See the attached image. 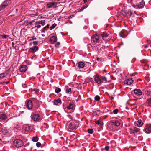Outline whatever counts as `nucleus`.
Listing matches in <instances>:
<instances>
[{"label":"nucleus","mask_w":151,"mask_h":151,"mask_svg":"<svg viewBox=\"0 0 151 151\" xmlns=\"http://www.w3.org/2000/svg\"><path fill=\"white\" fill-rule=\"evenodd\" d=\"M122 13L124 17L127 16L128 17H133L134 14H136L135 12L132 13L129 9L124 10L122 12Z\"/></svg>","instance_id":"1"},{"label":"nucleus","mask_w":151,"mask_h":151,"mask_svg":"<svg viewBox=\"0 0 151 151\" xmlns=\"http://www.w3.org/2000/svg\"><path fill=\"white\" fill-rule=\"evenodd\" d=\"M14 145L16 147L19 148L22 147L23 145V144L21 140L17 139L14 141Z\"/></svg>","instance_id":"2"},{"label":"nucleus","mask_w":151,"mask_h":151,"mask_svg":"<svg viewBox=\"0 0 151 151\" xmlns=\"http://www.w3.org/2000/svg\"><path fill=\"white\" fill-rule=\"evenodd\" d=\"M66 125L68 126L69 129H75L76 128L75 124L74 123L70 121L66 123Z\"/></svg>","instance_id":"3"},{"label":"nucleus","mask_w":151,"mask_h":151,"mask_svg":"<svg viewBox=\"0 0 151 151\" xmlns=\"http://www.w3.org/2000/svg\"><path fill=\"white\" fill-rule=\"evenodd\" d=\"M57 3L54 2H51L47 4V8H55L57 7Z\"/></svg>","instance_id":"4"},{"label":"nucleus","mask_w":151,"mask_h":151,"mask_svg":"<svg viewBox=\"0 0 151 151\" xmlns=\"http://www.w3.org/2000/svg\"><path fill=\"white\" fill-rule=\"evenodd\" d=\"M145 133H151V124H148L146 125L144 129Z\"/></svg>","instance_id":"5"},{"label":"nucleus","mask_w":151,"mask_h":151,"mask_svg":"<svg viewBox=\"0 0 151 151\" xmlns=\"http://www.w3.org/2000/svg\"><path fill=\"white\" fill-rule=\"evenodd\" d=\"M139 129L137 128H133L130 129L129 132L131 134H135L139 131Z\"/></svg>","instance_id":"6"},{"label":"nucleus","mask_w":151,"mask_h":151,"mask_svg":"<svg viewBox=\"0 0 151 151\" xmlns=\"http://www.w3.org/2000/svg\"><path fill=\"white\" fill-rule=\"evenodd\" d=\"M93 42L95 43L99 42V37L97 35H95L92 38Z\"/></svg>","instance_id":"7"},{"label":"nucleus","mask_w":151,"mask_h":151,"mask_svg":"<svg viewBox=\"0 0 151 151\" xmlns=\"http://www.w3.org/2000/svg\"><path fill=\"white\" fill-rule=\"evenodd\" d=\"M11 132V131L6 127L2 129V133L4 135L10 133Z\"/></svg>","instance_id":"8"},{"label":"nucleus","mask_w":151,"mask_h":151,"mask_svg":"<svg viewBox=\"0 0 151 151\" xmlns=\"http://www.w3.org/2000/svg\"><path fill=\"white\" fill-rule=\"evenodd\" d=\"M94 79L95 82L98 84H100L102 82L101 79L97 76H95Z\"/></svg>","instance_id":"9"},{"label":"nucleus","mask_w":151,"mask_h":151,"mask_svg":"<svg viewBox=\"0 0 151 151\" xmlns=\"http://www.w3.org/2000/svg\"><path fill=\"white\" fill-rule=\"evenodd\" d=\"M38 49V48L37 46H34L31 48H30L29 49V51L31 52L34 53L37 51Z\"/></svg>","instance_id":"10"},{"label":"nucleus","mask_w":151,"mask_h":151,"mask_svg":"<svg viewBox=\"0 0 151 151\" xmlns=\"http://www.w3.org/2000/svg\"><path fill=\"white\" fill-rule=\"evenodd\" d=\"M27 67L25 65H22L19 68V70L22 72H25L27 69Z\"/></svg>","instance_id":"11"},{"label":"nucleus","mask_w":151,"mask_h":151,"mask_svg":"<svg viewBox=\"0 0 151 151\" xmlns=\"http://www.w3.org/2000/svg\"><path fill=\"white\" fill-rule=\"evenodd\" d=\"M143 124V122L140 120H138V121L135 122V125L139 127L142 126Z\"/></svg>","instance_id":"12"},{"label":"nucleus","mask_w":151,"mask_h":151,"mask_svg":"<svg viewBox=\"0 0 151 151\" xmlns=\"http://www.w3.org/2000/svg\"><path fill=\"white\" fill-rule=\"evenodd\" d=\"M134 93L136 95L140 96L142 94V92L140 89H135L134 90Z\"/></svg>","instance_id":"13"},{"label":"nucleus","mask_w":151,"mask_h":151,"mask_svg":"<svg viewBox=\"0 0 151 151\" xmlns=\"http://www.w3.org/2000/svg\"><path fill=\"white\" fill-rule=\"evenodd\" d=\"M27 108L30 109L32 107V103L31 100H29L27 103Z\"/></svg>","instance_id":"14"},{"label":"nucleus","mask_w":151,"mask_h":151,"mask_svg":"<svg viewBox=\"0 0 151 151\" xmlns=\"http://www.w3.org/2000/svg\"><path fill=\"white\" fill-rule=\"evenodd\" d=\"M57 40V38L55 36H52L50 38V41L51 43L53 44Z\"/></svg>","instance_id":"15"},{"label":"nucleus","mask_w":151,"mask_h":151,"mask_svg":"<svg viewBox=\"0 0 151 151\" xmlns=\"http://www.w3.org/2000/svg\"><path fill=\"white\" fill-rule=\"evenodd\" d=\"M32 118L34 121H37L39 120L40 118L38 114H35L33 115Z\"/></svg>","instance_id":"16"},{"label":"nucleus","mask_w":151,"mask_h":151,"mask_svg":"<svg viewBox=\"0 0 151 151\" xmlns=\"http://www.w3.org/2000/svg\"><path fill=\"white\" fill-rule=\"evenodd\" d=\"M133 80L131 79H129L124 81V83L128 85H130L133 82Z\"/></svg>","instance_id":"17"},{"label":"nucleus","mask_w":151,"mask_h":151,"mask_svg":"<svg viewBox=\"0 0 151 151\" xmlns=\"http://www.w3.org/2000/svg\"><path fill=\"white\" fill-rule=\"evenodd\" d=\"M53 103L55 105H60L61 104V101L60 99H58L55 100L53 101Z\"/></svg>","instance_id":"18"},{"label":"nucleus","mask_w":151,"mask_h":151,"mask_svg":"<svg viewBox=\"0 0 151 151\" xmlns=\"http://www.w3.org/2000/svg\"><path fill=\"white\" fill-rule=\"evenodd\" d=\"M78 65L79 68H83L84 66V63L82 62H80L78 63Z\"/></svg>","instance_id":"19"},{"label":"nucleus","mask_w":151,"mask_h":151,"mask_svg":"<svg viewBox=\"0 0 151 151\" xmlns=\"http://www.w3.org/2000/svg\"><path fill=\"white\" fill-rule=\"evenodd\" d=\"M144 6V3L142 2H141L139 4H137V7L138 8H142Z\"/></svg>","instance_id":"20"},{"label":"nucleus","mask_w":151,"mask_h":151,"mask_svg":"<svg viewBox=\"0 0 151 151\" xmlns=\"http://www.w3.org/2000/svg\"><path fill=\"white\" fill-rule=\"evenodd\" d=\"M119 35L120 37H124L127 35V34L123 31H121L119 33Z\"/></svg>","instance_id":"21"},{"label":"nucleus","mask_w":151,"mask_h":151,"mask_svg":"<svg viewBox=\"0 0 151 151\" xmlns=\"http://www.w3.org/2000/svg\"><path fill=\"white\" fill-rule=\"evenodd\" d=\"M7 118V116L5 114H2L0 116V119L2 120H5Z\"/></svg>","instance_id":"22"},{"label":"nucleus","mask_w":151,"mask_h":151,"mask_svg":"<svg viewBox=\"0 0 151 151\" xmlns=\"http://www.w3.org/2000/svg\"><path fill=\"white\" fill-rule=\"evenodd\" d=\"M67 109L68 110H71L73 109V104H71L67 106Z\"/></svg>","instance_id":"23"},{"label":"nucleus","mask_w":151,"mask_h":151,"mask_svg":"<svg viewBox=\"0 0 151 151\" xmlns=\"http://www.w3.org/2000/svg\"><path fill=\"white\" fill-rule=\"evenodd\" d=\"M7 74V73H3L0 74V78L2 79L4 77L6 76Z\"/></svg>","instance_id":"24"},{"label":"nucleus","mask_w":151,"mask_h":151,"mask_svg":"<svg viewBox=\"0 0 151 151\" xmlns=\"http://www.w3.org/2000/svg\"><path fill=\"white\" fill-rule=\"evenodd\" d=\"M113 124L116 126H118L120 125V123L118 120H116L114 122H113Z\"/></svg>","instance_id":"25"},{"label":"nucleus","mask_w":151,"mask_h":151,"mask_svg":"<svg viewBox=\"0 0 151 151\" xmlns=\"http://www.w3.org/2000/svg\"><path fill=\"white\" fill-rule=\"evenodd\" d=\"M7 5V3H5L4 5H3L0 6V10L3 9Z\"/></svg>","instance_id":"26"},{"label":"nucleus","mask_w":151,"mask_h":151,"mask_svg":"<svg viewBox=\"0 0 151 151\" xmlns=\"http://www.w3.org/2000/svg\"><path fill=\"white\" fill-rule=\"evenodd\" d=\"M101 35L103 40H104L105 38L107 37V34L106 33H104L103 34H101Z\"/></svg>","instance_id":"27"},{"label":"nucleus","mask_w":151,"mask_h":151,"mask_svg":"<svg viewBox=\"0 0 151 151\" xmlns=\"http://www.w3.org/2000/svg\"><path fill=\"white\" fill-rule=\"evenodd\" d=\"M32 140L34 142H37L38 140V137H33Z\"/></svg>","instance_id":"28"},{"label":"nucleus","mask_w":151,"mask_h":151,"mask_svg":"<svg viewBox=\"0 0 151 151\" xmlns=\"http://www.w3.org/2000/svg\"><path fill=\"white\" fill-rule=\"evenodd\" d=\"M56 26V24L55 23L53 24L50 28V30L53 29Z\"/></svg>","instance_id":"29"},{"label":"nucleus","mask_w":151,"mask_h":151,"mask_svg":"<svg viewBox=\"0 0 151 151\" xmlns=\"http://www.w3.org/2000/svg\"><path fill=\"white\" fill-rule=\"evenodd\" d=\"M61 91V89L59 88H56L55 90V91L56 93H58L60 92Z\"/></svg>","instance_id":"30"},{"label":"nucleus","mask_w":151,"mask_h":151,"mask_svg":"<svg viewBox=\"0 0 151 151\" xmlns=\"http://www.w3.org/2000/svg\"><path fill=\"white\" fill-rule=\"evenodd\" d=\"M95 100L97 101H99L100 100V97L99 96L96 95L95 97Z\"/></svg>","instance_id":"31"},{"label":"nucleus","mask_w":151,"mask_h":151,"mask_svg":"<svg viewBox=\"0 0 151 151\" xmlns=\"http://www.w3.org/2000/svg\"><path fill=\"white\" fill-rule=\"evenodd\" d=\"M101 79L103 81H105V82H107V79L105 76H102L101 77Z\"/></svg>","instance_id":"32"},{"label":"nucleus","mask_w":151,"mask_h":151,"mask_svg":"<svg viewBox=\"0 0 151 151\" xmlns=\"http://www.w3.org/2000/svg\"><path fill=\"white\" fill-rule=\"evenodd\" d=\"M147 102L148 103V104H149V106H150V105H151V98L148 99H147Z\"/></svg>","instance_id":"33"},{"label":"nucleus","mask_w":151,"mask_h":151,"mask_svg":"<svg viewBox=\"0 0 151 151\" xmlns=\"http://www.w3.org/2000/svg\"><path fill=\"white\" fill-rule=\"evenodd\" d=\"M45 20L40 21V24H41L42 26H43L45 24Z\"/></svg>","instance_id":"34"},{"label":"nucleus","mask_w":151,"mask_h":151,"mask_svg":"<svg viewBox=\"0 0 151 151\" xmlns=\"http://www.w3.org/2000/svg\"><path fill=\"white\" fill-rule=\"evenodd\" d=\"M88 132L90 134H92L93 132V130L92 129H89L88 130Z\"/></svg>","instance_id":"35"},{"label":"nucleus","mask_w":151,"mask_h":151,"mask_svg":"<svg viewBox=\"0 0 151 151\" xmlns=\"http://www.w3.org/2000/svg\"><path fill=\"white\" fill-rule=\"evenodd\" d=\"M66 92L67 93H68L69 92H70V93H72V92H71V89L69 88L68 89H66Z\"/></svg>","instance_id":"36"},{"label":"nucleus","mask_w":151,"mask_h":151,"mask_svg":"<svg viewBox=\"0 0 151 151\" xmlns=\"http://www.w3.org/2000/svg\"><path fill=\"white\" fill-rule=\"evenodd\" d=\"M118 110L117 109H116L113 110V113L114 114H116L118 112Z\"/></svg>","instance_id":"37"},{"label":"nucleus","mask_w":151,"mask_h":151,"mask_svg":"<svg viewBox=\"0 0 151 151\" xmlns=\"http://www.w3.org/2000/svg\"><path fill=\"white\" fill-rule=\"evenodd\" d=\"M36 145L37 147H39L41 145V144L40 142H38L36 143Z\"/></svg>","instance_id":"38"},{"label":"nucleus","mask_w":151,"mask_h":151,"mask_svg":"<svg viewBox=\"0 0 151 151\" xmlns=\"http://www.w3.org/2000/svg\"><path fill=\"white\" fill-rule=\"evenodd\" d=\"M1 36L4 39H6L8 36H7L5 34H4Z\"/></svg>","instance_id":"39"},{"label":"nucleus","mask_w":151,"mask_h":151,"mask_svg":"<svg viewBox=\"0 0 151 151\" xmlns=\"http://www.w3.org/2000/svg\"><path fill=\"white\" fill-rule=\"evenodd\" d=\"M96 123L98 125H101V123L100 122V121L99 120H98L96 122Z\"/></svg>","instance_id":"40"},{"label":"nucleus","mask_w":151,"mask_h":151,"mask_svg":"<svg viewBox=\"0 0 151 151\" xmlns=\"http://www.w3.org/2000/svg\"><path fill=\"white\" fill-rule=\"evenodd\" d=\"M109 148V146H106L105 147V150L106 151H107L108 150Z\"/></svg>","instance_id":"41"},{"label":"nucleus","mask_w":151,"mask_h":151,"mask_svg":"<svg viewBox=\"0 0 151 151\" xmlns=\"http://www.w3.org/2000/svg\"><path fill=\"white\" fill-rule=\"evenodd\" d=\"M38 42L37 41H33V44L34 45H37L38 44Z\"/></svg>","instance_id":"42"},{"label":"nucleus","mask_w":151,"mask_h":151,"mask_svg":"<svg viewBox=\"0 0 151 151\" xmlns=\"http://www.w3.org/2000/svg\"><path fill=\"white\" fill-rule=\"evenodd\" d=\"M132 6L134 8L137 9V5H132Z\"/></svg>","instance_id":"43"},{"label":"nucleus","mask_w":151,"mask_h":151,"mask_svg":"<svg viewBox=\"0 0 151 151\" xmlns=\"http://www.w3.org/2000/svg\"><path fill=\"white\" fill-rule=\"evenodd\" d=\"M40 21H37L35 22V24L37 25L39 24H40Z\"/></svg>","instance_id":"44"},{"label":"nucleus","mask_w":151,"mask_h":151,"mask_svg":"<svg viewBox=\"0 0 151 151\" xmlns=\"http://www.w3.org/2000/svg\"><path fill=\"white\" fill-rule=\"evenodd\" d=\"M149 46H150V44L148 45L147 46L146 45H143V46L145 48H148V47Z\"/></svg>","instance_id":"45"},{"label":"nucleus","mask_w":151,"mask_h":151,"mask_svg":"<svg viewBox=\"0 0 151 151\" xmlns=\"http://www.w3.org/2000/svg\"><path fill=\"white\" fill-rule=\"evenodd\" d=\"M84 9V8L83 7H82L81 9H80L79 11V12H81L82 11H83Z\"/></svg>","instance_id":"46"},{"label":"nucleus","mask_w":151,"mask_h":151,"mask_svg":"<svg viewBox=\"0 0 151 151\" xmlns=\"http://www.w3.org/2000/svg\"><path fill=\"white\" fill-rule=\"evenodd\" d=\"M31 38H32V40H36L37 39L35 37H31Z\"/></svg>","instance_id":"47"},{"label":"nucleus","mask_w":151,"mask_h":151,"mask_svg":"<svg viewBox=\"0 0 151 151\" xmlns=\"http://www.w3.org/2000/svg\"><path fill=\"white\" fill-rule=\"evenodd\" d=\"M37 28H39L41 27V25H38L37 26H35Z\"/></svg>","instance_id":"48"},{"label":"nucleus","mask_w":151,"mask_h":151,"mask_svg":"<svg viewBox=\"0 0 151 151\" xmlns=\"http://www.w3.org/2000/svg\"><path fill=\"white\" fill-rule=\"evenodd\" d=\"M145 79H146V80L148 82H149V81H150V79H149V78L148 77H146V78H145Z\"/></svg>","instance_id":"49"},{"label":"nucleus","mask_w":151,"mask_h":151,"mask_svg":"<svg viewBox=\"0 0 151 151\" xmlns=\"http://www.w3.org/2000/svg\"><path fill=\"white\" fill-rule=\"evenodd\" d=\"M73 16H74L73 15H70V16L69 17H68V18L69 19H70V18H72Z\"/></svg>","instance_id":"50"},{"label":"nucleus","mask_w":151,"mask_h":151,"mask_svg":"<svg viewBox=\"0 0 151 151\" xmlns=\"http://www.w3.org/2000/svg\"><path fill=\"white\" fill-rule=\"evenodd\" d=\"M60 44V43L59 42H57L56 44L55 45V46H57V45H58Z\"/></svg>","instance_id":"51"},{"label":"nucleus","mask_w":151,"mask_h":151,"mask_svg":"<svg viewBox=\"0 0 151 151\" xmlns=\"http://www.w3.org/2000/svg\"><path fill=\"white\" fill-rule=\"evenodd\" d=\"M83 7H84V9H85V8H86L88 7V6L87 5H86V6H84Z\"/></svg>","instance_id":"52"},{"label":"nucleus","mask_w":151,"mask_h":151,"mask_svg":"<svg viewBox=\"0 0 151 151\" xmlns=\"http://www.w3.org/2000/svg\"><path fill=\"white\" fill-rule=\"evenodd\" d=\"M83 1L84 3H86L87 2V0H83Z\"/></svg>","instance_id":"53"},{"label":"nucleus","mask_w":151,"mask_h":151,"mask_svg":"<svg viewBox=\"0 0 151 151\" xmlns=\"http://www.w3.org/2000/svg\"><path fill=\"white\" fill-rule=\"evenodd\" d=\"M41 35L42 36H43V37H44L45 36V34H42Z\"/></svg>","instance_id":"54"},{"label":"nucleus","mask_w":151,"mask_h":151,"mask_svg":"<svg viewBox=\"0 0 151 151\" xmlns=\"http://www.w3.org/2000/svg\"><path fill=\"white\" fill-rule=\"evenodd\" d=\"M113 99V97H111V100H112Z\"/></svg>","instance_id":"55"},{"label":"nucleus","mask_w":151,"mask_h":151,"mask_svg":"<svg viewBox=\"0 0 151 151\" xmlns=\"http://www.w3.org/2000/svg\"><path fill=\"white\" fill-rule=\"evenodd\" d=\"M125 5H126V4H123V6H125Z\"/></svg>","instance_id":"56"},{"label":"nucleus","mask_w":151,"mask_h":151,"mask_svg":"<svg viewBox=\"0 0 151 151\" xmlns=\"http://www.w3.org/2000/svg\"><path fill=\"white\" fill-rule=\"evenodd\" d=\"M9 83V82H6V84H8Z\"/></svg>","instance_id":"57"},{"label":"nucleus","mask_w":151,"mask_h":151,"mask_svg":"<svg viewBox=\"0 0 151 151\" xmlns=\"http://www.w3.org/2000/svg\"><path fill=\"white\" fill-rule=\"evenodd\" d=\"M44 29H46V27H44Z\"/></svg>","instance_id":"58"},{"label":"nucleus","mask_w":151,"mask_h":151,"mask_svg":"<svg viewBox=\"0 0 151 151\" xmlns=\"http://www.w3.org/2000/svg\"><path fill=\"white\" fill-rule=\"evenodd\" d=\"M43 32H45V31H43Z\"/></svg>","instance_id":"59"}]
</instances>
